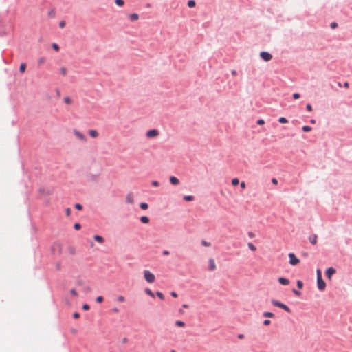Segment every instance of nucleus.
I'll return each mask as SVG.
<instances>
[{
	"label": "nucleus",
	"instance_id": "29",
	"mask_svg": "<svg viewBox=\"0 0 352 352\" xmlns=\"http://www.w3.org/2000/svg\"><path fill=\"white\" fill-rule=\"evenodd\" d=\"M175 325L177 326V327H184L185 326V323L182 321V320H177L175 322Z\"/></svg>",
	"mask_w": 352,
	"mask_h": 352
},
{
	"label": "nucleus",
	"instance_id": "58",
	"mask_svg": "<svg viewBox=\"0 0 352 352\" xmlns=\"http://www.w3.org/2000/svg\"><path fill=\"white\" fill-rule=\"evenodd\" d=\"M272 183L273 184L276 185V184H278V180H277L276 178H272Z\"/></svg>",
	"mask_w": 352,
	"mask_h": 352
},
{
	"label": "nucleus",
	"instance_id": "28",
	"mask_svg": "<svg viewBox=\"0 0 352 352\" xmlns=\"http://www.w3.org/2000/svg\"><path fill=\"white\" fill-rule=\"evenodd\" d=\"M232 185L235 186L239 184V180L238 178H233L231 181Z\"/></svg>",
	"mask_w": 352,
	"mask_h": 352
},
{
	"label": "nucleus",
	"instance_id": "63",
	"mask_svg": "<svg viewBox=\"0 0 352 352\" xmlns=\"http://www.w3.org/2000/svg\"><path fill=\"white\" fill-rule=\"evenodd\" d=\"M56 269L57 270H59L60 269V263H57L56 265Z\"/></svg>",
	"mask_w": 352,
	"mask_h": 352
},
{
	"label": "nucleus",
	"instance_id": "15",
	"mask_svg": "<svg viewBox=\"0 0 352 352\" xmlns=\"http://www.w3.org/2000/svg\"><path fill=\"white\" fill-rule=\"evenodd\" d=\"M131 21H135L139 19V15L136 13L130 14L129 16Z\"/></svg>",
	"mask_w": 352,
	"mask_h": 352
},
{
	"label": "nucleus",
	"instance_id": "52",
	"mask_svg": "<svg viewBox=\"0 0 352 352\" xmlns=\"http://www.w3.org/2000/svg\"><path fill=\"white\" fill-rule=\"evenodd\" d=\"M151 184H152V186L157 187V186H159L160 183L157 181H153L151 182Z\"/></svg>",
	"mask_w": 352,
	"mask_h": 352
},
{
	"label": "nucleus",
	"instance_id": "46",
	"mask_svg": "<svg viewBox=\"0 0 352 352\" xmlns=\"http://www.w3.org/2000/svg\"><path fill=\"white\" fill-rule=\"evenodd\" d=\"M292 97H293L294 99L296 100V99H298L300 97V95L298 93H294L293 95H292Z\"/></svg>",
	"mask_w": 352,
	"mask_h": 352
},
{
	"label": "nucleus",
	"instance_id": "26",
	"mask_svg": "<svg viewBox=\"0 0 352 352\" xmlns=\"http://www.w3.org/2000/svg\"><path fill=\"white\" fill-rule=\"evenodd\" d=\"M311 127L308 125H305L302 127V130L304 132H309L311 131Z\"/></svg>",
	"mask_w": 352,
	"mask_h": 352
},
{
	"label": "nucleus",
	"instance_id": "12",
	"mask_svg": "<svg viewBox=\"0 0 352 352\" xmlns=\"http://www.w3.org/2000/svg\"><path fill=\"white\" fill-rule=\"evenodd\" d=\"M317 239H318V236L315 234L310 235L309 237V240L310 243L313 245L316 244Z\"/></svg>",
	"mask_w": 352,
	"mask_h": 352
},
{
	"label": "nucleus",
	"instance_id": "20",
	"mask_svg": "<svg viewBox=\"0 0 352 352\" xmlns=\"http://www.w3.org/2000/svg\"><path fill=\"white\" fill-rule=\"evenodd\" d=\"M195 199L194 196L192 195H185L184 196V200L186 201H192Z\"/></svg>",
	"mask_w": 352,
	"mask_h": 352
},
{
	"label": "nucleus",
	"instance_id": "31",
	"mask_svg": "<svg viewBox=\"0 0 352 352\" xmlns=\"http://www.w3.org/2000/svg\"><path fill=\"white\" fill-rule=\"evenodd\" d=\"M52 47L53 48V50H54L55 51L58 52L60 49L58 45L56 43H53L52 44Z\"/></svg>",
	"mask_w": 352,
	"mask_h": 352
},
{
	"label": "nucleus",
	"instance_id": "21",
	"mask_svg": "<svg viewBox=\"0 0 352 352\" xmlns=\"http://www.w3.org/2000/svg\"><path fill=\"white\" fill-rule=\"evenodd\" d=\"M25 69H26V64L25 63H21L20 67H19V72L21 73H23L25 71Z\"/></svg>",
	"mask_w": 352,
	"mask_h": 352
},
{
	"label": "nucleus",
	"instance_id": "57",
	"mask_svg": "<svg viewBox=\"0 0 352 352\" xmlns=\"http://www.w3.org/2000/svg\"><path fill=\"white\" fill-rule=\"evenodd\" d=\"M75 252H76V251H75V249H74V248H69V253H70L71 254H75Z\"/></svg>",
	"mask_w": 352,
	"mask_h": 352
},
{
	"label": "nucleus",
	"instance_id": "41",
	"mask_svg": "<svg viewBox=\"0 0 352 352\" xmlns=\"http://www.w3.org/2000/svg\"><path fill=\"white\" fill-rule=\"evenodd\" d=\"M74 228L76 230H78L81 228V225L80 223H75L74 225Z\"/></svg>",
	"mask_w": 352,
	"mask_h": 352
},
{
	"label": "nucleus",
	"instance_id": "13",
	"mask_svg": "<svg viewBox=\"0 0 352 352\" xmlns=\"http://www.w3.org/2000/svg\"><path fill=\"white\" fill-rule=\"evenodd\" d=\"M88 133L93 138H96L98 135V131L94 129L89 130Z\"/></svg>",
	"mask_w": 352,
	"mask_h": 352
},
{
	"label": "nucleus",
	"instance_id": "37",
	"mask_svg": "<svg viewBox=\"0 0 352 352\" xmlns=\"http://www.w3.org/2000/svg\"><path fill=\"white\" fill-rule=\"evenodd\" d=\"M64 102L66 103V104H71L72 103V100L68 96H66L64 98Z\"/></svg>",
	"mask_w": 352,
	"mask_h": 352
},
{
	"label": "nucleus",
	"instance_id": "61",
	"mask_svg": "<svg viewBox=\"0 0 352 352\" xmlns=\"http://www.w3.org/2000/svg\"><path fill=\"white\" fill-rule=\"evenodd\" d=\"M70 212H71L70 208H67L66 209V214H67V216H69L70 215Z\"/></svg>",
	"mask_w": 352,
	"mask_h": 352
},
{
	"label": "nucleus",
	"instance_id": "8",
	"mask_svg": "<svg viewBox=\"0 0 352 352\" xmlns=\"http://www.w3.org/2000/svg\"><path fill=\"white\" fill-rule=\"evenodd\" d=\"M74 133L76 136V138H78V139H80L82 141H86L85 135L84 134H82L81 132H80L77 130H74Z\"/></svg>",
	"mask_w": 352,
	"mask_h": 352
},
{
	"label": "nucleus",
	"instance_id": "10",
	"mask_svg": "<svg viewBox=\"0 0 352 352\" xmlns=\"http://www.w3.org/2000/svg\"><path fill=\"white\" fill-rule=\"evenodd\" d=\"M169 181L170 183L174 186L177 185L179 183V180L178 179V178L175 176H170L169 178Z\"/></svg>",
	"mask_w": 352,
	"mask_h": 352
},
{
	"label": "nucleus",
	"instance_id": "54",
	"mask_svg": "<svg viewBox=\"0 0 352 352\" xmlns=\"http://www.w3.org/2000/svg\"><path fill=\"white\" fill-rule=\"evenodd\" d=\"M65 21H61L59 23V27H60V28H64V27H65Z\"/></svg>",
	"mask_w": 352,
	"mask_h": 352
},
{
	"label": "nucleus",
	"instance_id": "3",
	"mask_svg": "<svg viewBox=\"0 0 352 352\" xmlns=\"http://www.w3.org/2000/svg\"><path fill=\"white\" fill-rule=\"evenodd\" d=\"M288 256L289 258V263L291 265L295 266L300 263V259L296 256L294 253L289 252L288 254Z\"/></svg>",
	"mask_w": 352,
	"mask_h": 352
},
{
	"label": "nucleus",
	"instance_id": "17",
	"mask_svg": "<svg viewBox=\"0 0 352 352\" xmlns=\"http://www.w3.org/2000/svg\"><path fill=\"white\" fill-rule=\"evenodd\" d=\"M140 221L142 223H149V218L147 217V216H142L140 218Z\"/></svg>",
	"mask_w": 352,
	"mask_h": 352
},
{
	"label": "nucleus",
	"instance_id": "49",
	"mask_svg": "<svg viewBox=\"0 0 352 352\" xmlns=\"http://www.w3.org/2000/svg\"><path fill=\"white\" fill-rule=\"evenodd\" d=\"M270 323H271V321H270V320H268V319L265 320L263 321V325H265V326H267V325H269Z\"/></svg>",
	"mask_w": 352,
	"mask_h": 352
},
{
	"label": "nucleus",
	"instance_id": "9",
	"mask_svg": "<svg viewBox=\"0 0 352 352\" xmlns=\"http://www.w3.org/2000/svg\"><path fill=\"white\" fill-rule=\"evenodd\" d=\"M278 282L282 285H287L289 283V279L285 277L278 278Z\"/></svg>",
	"mask_w": 352,
	"mask_h": 352
},
{
	"label": "nucleus",
	"instance_id": "4",
	"mask_svg": "<svg viewBox=\"0 0 352 352\" xmlns=\"http://www.w3.org/2000/svg\"><path fill=\"white\" fill-rule=\"evenodd\" d=\"M260 57L265 62L270 61L272 58V55L266 51H262L260 52Z\"/></svg>",
	"mask_w": 352,
	"mask_h": 352
},
{
	"label": "nucleus",
	"instance_id": "59",
	"mask_svg": "<svg viewBox=\"0 0 352 352\" xmlns=\"http://www.w3.org/2000/svg\"><path fill=\"white\" fill-rule=\"evenodd\" d=\"M170 295L174 297V298H177V294L175 292H170Z\"/></svg>",
	"mask_w": 352,
	"mask_h": 352
},
{
	"label": "nucleus",
	"instance_id": "40",
	"mask_svg": "<svg viewBox=\"0 0 352 352\" xmlns=\"http://www.w3.org/2000/svg\"><path fill=\"white\" fill-rule=\"evenodd\" d=\"M322 278V272H321V270L320 269H317V270H316V278Z\"/></svg>",
	"mask_w": 352,
	"mask_h": 352
},
{
	"label": "nucleus",
	"instance_id": "22",
	"mask_svg": "<svg viewBox=\"0 0 352 352\" xmlns=\"http://www.w3.org/2000/svg\"><path fill=\"white\" fill-rule=\"evenodd\" d=\"M48 16H49L50 17H52V18L55 17V16H56V11H55V9H54V8L51 9V10L48 12Z\"/></svg>",
	"mask_w": 352,
	"mask_h": 352
},
{
	"label": "nucleus",
	"instance_id": "19",
	"mask_svg": "<svg viewBox=\"0 0 352 352\" xmlns=\"http://www.w3.org/2000/svg\"><path fill=\"white\" fill-rule=\"evenodd\" d=\"M52 250L54 251L56 248H58L59 254L61 252V245L60 243H54L52 247Z\"/></svg>",
	"mask_w": 352,
	"mask_h": 352
},
{
	"label": "nucleus",
	"instance_id": "2",
	"mask_svg": "<svg viewBox=\"0 0 352 352\" xmlns=\"http://www.w3.org/2000/svg\"><path fill=\"white\" fill-rule=\"evenodd\" d=\"M144 277L145 278V280L149 283H152L155 281V275L151 272L149 270H144Z\"/></svg>",
	"mask_w": 352,
	"mask_h": 352
},
{
	"label": "nucleus",
	"instance_id": "56",
	"mask_svg": "<svg viewBox=\"0 0 352 352\" xmlns=\"http://www.w3.org/2000/svg\"><path fill=\"white\" fill-rule=\"evenodd\" d=\"M162 254L164 255V256H168L170 254V252L168 251V250H163L162 251Z\"/></svg>",
	"mask_w": 352,
	"mask_h": 352
},
{
	"label": "nucleus",
	"instance_id": "53",
	"mask_svg": "<svg viewBox=\"0 0 352 352\" xmlns=\"http://www.w3.org/2000/svg\"><path fill=\"white\" fill-rule=\"evenodd\" d=\"M79 317H80V314H79V313H78V312H74V313L73 314V318H74V319H77V318H78Z\"/></svg>",
	"mask_w": 352,
	"mask_h": 352
},
{
	"label": "nucleus",
	"instance_id": "24",
	"mask_svg": "<svg viewBox=\"0 0 352 352\" xmlns=\"http://www.w3.org/2000/svg\"><path fill=\"white\" fill-rule=\"evenodd\" d=\"M187 6L189 8H194L196 6V3L194 0H189L187 3Z\"/></svg>",
	"mask_w": 352,
	"mask_h": 352
},
{
	"label": "nucleus",
	"instance_id": "5",
	"mask_svg": "<svg viewBox=\"0 0 352 352\" xmlns=\"http://www.w3.org/2000/svg\"><path fill=\"white\" fill-rule=\"evenodd\" d=\"M317 287L320 291H323L325 289L326 283L322 278H317Z\"/></svg>",
	"mask_w": 352,
	"mask_h": 352
},
{
	"label": "nucleus",
	"instance_id": "35",
	"mask_svg": "<svg viewBox=\"0 0 352 352\" xmlns=\"http://www.w3.org/2000/svg\"><path fill=\"white\" fill-rule=\"evenodd\" d=\"M67 68L65 67H63L60 69V72L61 74L63 75H66L67 74Z\"/></svg>",
	"mask_w": 352,
	"mask_h": 352
},
{
	"label": "nucleus",
	"instance_id": "64",
	"mask_svg": "<svg viewBox=\"0 0 352 352\" xmlns=\"http://www.w3.org/2000/svg\"><path fill=\"white\" fill-rule=\"evenodd\" d=\"M56 96L58 97H59L60 96V90L58 89H56Z\"/></svg>",
	"mask_w": 352,
	"mask_h": 352
},
{
	"label": "nucleus",
	"instance_id": "44",
	"mask_svg": "<svg viewBox=\"0 0 352 352\" xmlns=\"http://www.w3.org/2000/svg\"><path fill=\"white\" fill-rule=\"evenodd\" d=\"M292 292L294 293V295H296L297 296H299L301 294V293L296 289H293Z\"/></svg>",
	"mask_w": 352,
	"mask_h": 352
},
{
	"label": "nucleus",
	"instance_id": "1",
	"mask_svg": "<svg viewBox=\"0 0 352 352\" xmlns=\"http://www.w3.org/2000/svg\"><path fill=\"white\" fill-rule=\"evenodd\" d=\"M271 302L274 306L279 307V308L285 310L287 313L290 314L292 312L291 309L287 305H285L277 300L272 299Z\"/></svg>",
	"mask_w": 352,
	"mask_h": 352
},
{
	"label": "nucleus",
	"instance_id": "62",
	"mask_svg": "<svg viewBox=\"0 0 352 352\" xmlns=\"http://www.w3.org/2000/svg\"><path fill=\"white\" fill-rule=\"evenodd\" d=\"M342 87H345V88H349V82H345L344 83V85H342Z\"/></svg>",
	"mask_w": 352,
	"mask_h": 352
},
{
	"label": "nucleus",
	"instance_id": "51",
	"mask_svg": "<svg viewBox=\"0 0 352 352\" xmlns=\"http://www.w3.org/2000/svg\"><path fill=\"white\" fill-rule=\"evenodd\" d=\"M70 294H71L72 295H73V296H77V294H77V292H76V290L75 289H72L70 290Z\"/></svg>",
	"mask_w": 352,
	"mask_h": 352
},
{
	"label": "nucleus",
	"instance_id": "18",
	"mask_svg": "<svg viewBox=\"0 0 352 352\" xmlns=\"http://www.w3.org/2000/svg\"><path fill=\"white\" fill-rule=\"evenodd\" d=\"M263 316L266 318H273L274 316V314L270 311H265L263 313Z\"/></svg>",
	"mask_w": 352,
	"mask_h": 352
},
{
	"label": "nucleus",
	"instance_id": "48",
	"mask_svg": "<svg viewBox=\"0 0 352 352\" xmlns=\"http://www.w3.org/2000/svg\"><path fill=\"white\" fill-rule=\"evenodd\" d=\"M330 27L332 28V29H334L338 27V23H336V22H332L331 24H330Z\"/></svg>",
	"mask_w": 352,
	"mask_h": 352
},
{
	"label": "nucleus",
	"instance_id": "11",
	"mask_svg": "<svg viewBox=\"0 0 352 352\" xmlns=\"http://www.w3.org/2000/svg\"><path fill=\"white\" fill-rule=\"evenodd\" d=\"M126 201L128 204H132L134 202V198L132 193H129L126 196Z\"/></svg>",
	"mask_w": 352,
	"mask_h": 352
},
{
	"label": "nucleus",
	"instance_id": "6",
	"mask_svg": "<svg viewBox=\"0 0 352 352\" xmlns=\"http://www.w3.org/2000/svg\"><path fill=\"white\" fill-rule=\"evenodd\" d=\"M336 272V270L333 267H328L325 271V275L327 278L331 279L333 274Z\"/></svg>",
	"mask_w": 352,
	"mask_h": 352
},
{
	"label": "nucleus",
	"instance_id": "43",
	"mask_svg": "<svg viewBox=\"0 0 352 352\" xmlns=\"http://www.w3.org/2000/svg\"><path fill=\"white\" fill-rule=\"evenodd\" d=\"M74 207L78 210H81L82 209V206L80 204H76Z\"/></svg>",
	"mask_w": 352,
	"mask_h": 352
},
{
	"label": "nucleus",
	"instance_id": "47",
	"mask_svg": "<svg viewBox=\"0 0 352 352\" xmlns=\"http://www.w3.org/2000/svg\"><path fill=\"white\" fill-rule=\"evenodd\" d=\"M306 109L308 111H312V106L311 105V104H309V103L307 104Z\"/></svg>",
	"mask_w": 352,
	"mask_h": 352
},
{
	"label": "nucleus",
	"instance_id": "45",
	"mask_svg": "<svg viewBox=\"0 0 352 352\" xmlns=\"http://www.w3.org/2000/svg\"><path fill=\"white\" fill-rule=\"evenodd\" d=\"M256 124H257L258 125H263V124H265V120H263V119H258V120H257V121H256Z\"/></svg>",
	"mask_w": 352,
	"mask_h": 352
},
{
	"label": "nucleus",
	"instance_id": "14",
	"mask_svg": "<svg viewBox=\"0 0 352 352\" xmlns=\"http://www.w3.org/2000/svg\"><path fill=\"white\" fill-rule=\"evenodd\" d=\"M94 239L96 241H97L98 243H102L104 241V238L100 235H97V234L94 235Z\"/></svg>",
	"mask_w": 352,
	"mask_h": 352
},
{
	"label": "nucleus",
	"instance_id": "34",
	"mask_svg": "<svg viewBox=\"0 0 352 352\" xmlns=\"http://www.w3.org/2000/svg\"><path fill=\"white\" fill-rule=\"evenodd\" d=\"M103 300H104V298H103V296H97V297H96V301L98 303H100V302H102L103 301Z\"/></svg>",
	"mask_w": 352,
	"mask_h": 352
},
{
	"label": "nucleus",
	"instance_id": "23",
	"mask_svg": "<svg viewBox=\"0 0 352 352\" xmlns=\"http://www.w3.org/2000/svg\"><path fill=\"white\" fill-rule=\"evenodd\" d=\"M144 292L146 294H148V296L154 298L155 297V295L153 294V292L149 289V288H146L144 289Z\"/></svg>",
	"mask_w": 352,
	"mask_h": 352
},
{
	"label": "nucleus",
	"instance_id": "33",
	"mask_svg": "<svg viewBox=\"0 0 352 352\" xmlns=\"http://www.w3.org/2000/svg\"><path fill=\"white\" fill-rule=\"evenodd\" d=\"M156 296L157 297H159L161 300L164 299V296L161 292H159V291L156 292Z\"/></svg>",
	"mask_w": 352,
	"mask_h": 352
},
{
	"label": "nucleus",
	"instance_id": "27",
	"mask_svg": "<svg viewBox=\"0 0 352 352\" xmlns=\"http://www.w3.org/2000/svg\"><path fill=\"white\" fill-rule=\"evenodd\" d=\"M278 122L281 124H285V123H287L288 122V120L285 117H280L278 118Z\"/></svg>",
	"mask_w": 352,
	"mask_h": 352
},
{
	"label": "nucleus",
	"instance_id": "42",
	"mask_svg": "<svg viewBox=\"0 0 352 352\" xmlns=\"http://www.w3.org/2000/svg\"><path fill=\"white\" fill-rule=\"evenodd\" d=\"M82 309L84 311H88L90 309V306L88 304H83L82 306Z\"/></svg>",
	"mask_w": 352,
	"mask_h": 352
},
{
	"label": "nucleus",
	"instance_id": "16",
	"mask_svg": "<svg viewBox=\"0 0 352 352\" xmlns=\"http://www.w3.org/2000/svg\"><path fill=\"white\" fill-rule=\"evenodd\" d=\"M209 263H210V265H209V269L211 271H213L215 270L216 268V265H215V263H214V261L212 258H210L209 260Z\"/></svg>",
	"mask_w": 352,
	"mask_h": 352
},
{
	"label": "nucleus",
	"instance_id": "7",
	"mask_svg": "<svg viewBox=\"0 0 352 352\" xmlns=\"http://www.w3.org/2000/svg\"><path fill=\"white\" fill-rule=\"evenodd\" d=\"M146 135L148 138H155L159 135V131L157 129H150L146 132Z\"/></svg>",
	"mask_w": 352,
	"mask_h": 352
},
{
	"label": "nucleus",
	"instance_id": "30",
	"mask_svg": "<svg viewBox=\"0 0 352 352\" xmlns=\"http://www.w3.org/2000/svg\"><path fill=\"white\" fill-rule=\"evenodd\" d=\"M115 3L118 6H122L124 4V0H115Z\"/></svg>",
	"mask_w": 352,
	"mask_h": 352
},
{
	"label": "nucleus",
	"instance_id": "39",
	"mask_svg": "<svg viewBox=\"0 0 352 352\" xmlns=\"http://www.w3.org/2000/svg\"><path fill=\"white\" fill-rule=\"evenodd\" d=\"M296 285L298 289H302L303 287V283L300 280H297Z\"/></svg>",
	"mask_w": 352,
	"mask_h": 352
},
{
	"label": "nucleus",
	"instance_id": "55",
	"mask_svg": "<svg viewBox=\"0 0 352 352\" xmlns=\"http://www.w3.org/2000/svg\"><path fill=\"white\" fill-rule=\"evenodd\" d=\"M248 235L250 238H254L255 236V234L252 232H248Z\"/></svg>",
	"mask_w": 352,
	"mask_h": 352
},
{
	"label": "nucleus",
	"instance_id": "50",
	"mask_svg": "<svg viewBox=\"0 0 352 352\" xmlns=\"http://www.w3.org/2000/svg\"><path fill=\"white\" fill-rule=\"evenodd\" d=\"M117 300L118 302H123L124 300V297L123 296H119L117 298Z\"/></svg>",
	"mask_w": 352,
	"mask_h": 352
},
{
	"label": "nucleus",
	"instance_id": "32",
	"mask_svg": "<svg viewBox=\"0 0 352 352\" xmlns=\"http://www.w3.org/2000/svg\"><path fill=\"white\" fill-rule=\"evenodd\" d=\"M248 248L252 250V251H256V246L252 244V243H248Z\"/></svg>",
	"mask_w": 352,
	"mask_h": 352
},
{
	"label": "nucleus",
	"instance_id": "25",
	"mask_svg": "<svg viewBox=\"0 0 352 352\" xmlns=\"http://www.w3.org/2000/svg\"><path fill=\"white\" fill-rule=\"evenodd\" d=\"M140 208L142 210H146V209H148V205L146 202H142V203L140 204Z\"/></svg>",
	"mask_w": 352,
	"mask_h": 352
},
{
	"label": "nucleus",
	"instance_id": "60",
	"mask_svg": "<svg viewBox=\"0 0 352 352\" xmlns=\"http://www.w3.org/2000/svg\"><path fill=\"white\" fill-rule=\"evenodd\" d=\"M111 311L114 312V313H118L119 312V309L117 308V307H114L111 309Z\"/></svg>",
	"mask_w": 352,
	"mask_h": 352
},
{
	"label": "nucleus",
	"instance_id": "38",
	"mask_svg": "<svg viewBox=\"0 0 352 352\" xmlns=\"http://www.w3.org/2000/svg\"><path fill=\"white\" fill-rule=\"evenodd\" d=\"M45 62V57H41L38 60V65H42L43 63H44Z\"/></svg>",
	"mask_w": 352,
	"mask_h": 352
},
{
	"label": "nucleus",
	"instance_id": "36",
	"mask_svg": "<svg viewBox=\"0 0 352 352\" xmlns=\"http://www.w3.org/2000/svg\"><path fill=\"white\" fill-rule=\"evenodd\" d=\"M201 245L203 246H205V247H209L210 246V243L205 241V240H202L201 242Z\"/></svg>",
	"mask_w": 352,
	"mask_h": 352
}]
</instances>
